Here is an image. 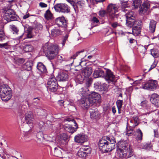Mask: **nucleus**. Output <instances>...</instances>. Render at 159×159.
Listing matches in <instances>:
<instances>
[{
  "label": "nucleus",
  "instance_id": "5",
  "mask_svg": "<svg viewBox=\"0 0 159 159\" xmlns=\"http://www.w3.org/2000/svg\"><path fill=\"white\" fill-rule=\"evenodd\" d=\"M58 51L57 45H49L47 48L46 56L49 59H53L58 53Z\"/></svg>",
  "mask_w": 159,
  "mask_h": 159
},
{
  "label": "nucleus",
  "instance_id": "27",
  "mask_svg": "<svg viewBox=\"0 0 159 159\" xmlns=\"http://www.w3.org/2000/svg\"><path fill=\"white\" fill-rule=\"evenodd\" d=\"M83 60V58H81L78 62H77L76 60L74 61L73 62L75 64V67H79L80 69H81L82 67L85 66L86 63L85 61H84Z\"/></svg>",
  "mask_w": 159,
  "mask_h": 159
},
{
  "label": "nucleus",
  "instance_id": "8",
  "mask_svg": "<svg viewBox=\"0 0 159 159\" xmlns=\"http://www.w3.org/2000/svg\"><path fill=\"white\" fill-rule=\"evenodd\" d=\"M3 18L7 22H10L17 20L18 16L13 10L10 9L8 10L5 12L3 16Z\"/></svg>",
  "mask_w": 159,
  "mask_h": 159
},
{
  "label": "nucleus",
  "instance_id": "34",
  "mask_svg": "<svg viewBox=\"0 0 159 159\" xmlns=\"http://www.w3.org/2000/svg\"><path fill=\"white\" fill-rule=\"evenodd\" d=\"M135 136L136 139L137 140L141 141L142 139L143 133L139 129L136 130Z\"/></svg>",
  "mask_w": 159,
  "mask_h": 159
},
{
  "label": "nucleus",
  "instance_id": "32",
  "mask_svg": "<svg viewBox=\"0 0 159 159\" xmlns=\"http://www.w3.org/2000/svg\"><path fill=\"white\" fill-rule=\"evenodd\" d=\"M37 67L38 70L42 73L45 72L46 71V67L42 62H39L38 64Z\"/></svg>",
  "mask_w": 159,
  "mask_h": 159
},
{
  "label": "nucleus",
  "instance_id": "44",
  "mask_svg": "<svg viewBox=\"0 0 159 159\" xmlns=\"http://www.w3.org/2000/svg\"><path fill=\"white\" fill-rule=\"evenodd\" d=\"M108 87L107 84L103 83L102 84H100L99 91H105L107 90Z\"/></svg>",
  "mask_w": 159,
  "mask_h": 159
},
{
  "label": "nucleus",
  "instance_id": "13",
  "mask_svg": "<svg viewBox=\"0 0 159 159\" xmlns=\"http://www.w3.org/2000/svg\"><path fill=\"white\" fill-rule=\"evenodd\" d=\"M25 121L30 128L33 127V121L34 120L33 114L32 112L29 111L25 113Z\"/></svg>",
  "mask_w": 159,
  "mask_h": 159
},
{
  "label": "nucleus",
  "instance_id": "41",
  "mask_svg": "<svg viewBox=\"0 0 159 159\" xmlns=\"http://www.w3.org/2000/svg\"><path fill=\"white\" fill-rule=\"evenodd\" d=\"M142 3L141 0H134L132 5L134 8H137L139 7Z\"/></svg>",
  "mask_w": 159,
  "mask_h": 159
},
{
  "label": "nucleus",
  "instance_id": "2",
  "mask_svg": "<svg viewBox=\"0 0 159 159\" xmlns=\"http://www.w3.org/2000/svg\"><path fill=\"white\" fill-rule=\"evenodd\" d=\"M88 96V98H81L80 101L81 107L84 109L88 108L93 103H100L101 96L98 93L92 92L91 94L89 93Z\"/></svg>",
  "mask_w": 159,
  "mask_h": 159
},
{
  "label": "nucleus",
  "instance_id": "21",
  "mask_svg": "<svg viewBox=\"0 0 159 159\" xmlns=\"http://www.w3.org/2000/svg\"><path fill=\"white\" fill-rule=\"evenodd\" d=\"M120 2L122 11L126 12V11L129 10L128 9L130 8V4L127 1L122 0Z\"/></svg>",
  "mask_w": 159,
  "mask_h": 159
},
{
  "label": "nucleus",
  "instance_id": "36",
  "mask_svg": "<svg viewBox=\"0 0 159 159\" xmlns=\"http://www.w3.org/2000/svg\"><path fill=\"white\" fill-rule=\"evenodd\" d=\"M74 9L75 11L77 10L78 8H82V7L84 5V3L80 1L75 2Z\"/></svg>",
  "mask_w": 159,
  "mask_h": 159
},
{
  "label": "nucleus",
  "instance_id": "42",
  "mask_svg": "<svg viewBox=\"0 0 159 159\" xmlns=\"http://www.w3.org/2000/svg\"><path fill=\"white\" fill-rule=\"evenodd\" d=\"M44 16L46 19L49 20L52 19L53 16V15L49 10H48L44 14Z\"/></svg>",
  "mask_w": 159,
  "mask_h": 159
},
{
  "label": "nucleus",
  "instance_id": "17",
  "mask_svg": "<svg viewBox=\"0 0 159 159\" xmlns=\"http://www.w3.org/2000/svg\"><path fill=\"white\" fill-rule=\"evenodd\" d=\"M93 72L92 69L91 67H86L83 70H80L79 72H81L84 77L88 78L92 74Z\"/></svg>",
  "mask_w": 159,
  "mask_h": 159
},
{
  "label": "nucleus",
  "instance_id": "3",
  "mask_svg": "<svg viewBox=\"0 0 159 159\" xmlns=\"http://www.w3.org/2000/svg\"><path fill=\"white\" fill-rule=\"evenodd\" d=\"M0 96L4 101H7L11 98V90L7 85L3 84L0 87Z\"/></svg>",
  "mask_w": 159,
  "mask_h": 159
},
{
  "label": "nucleus",
  "instance_id": "11",
  "mask_svg": "<svg viewBox=\"0 0 159 159\" xmlns=\"http://www.w3.org/2000/svg\"><path fill=\"white\" fill-rule=\"evenodd\" d=\"M103 75V77H104L109 83L111 82H114L116 80L115 76L113 72L109 69H105V71H104V74Z\"/></svg>",
  "mask_w": 159,
  "mask_h": 159
},
{
  "label": "nucleus",
  "instance_id": "29",
  "mask_svg": "<svg viewBox=\"0 0 159 159\" xmlns=\"http://www.w3.org/2000/svg\"><path fill=\"white\" fill-rule=\"evenodd\" d=\"M7 39V37L4 33L3 30V27L2 25H0V41H3Z\"/></svg>",
  "mask_w": 159,
  "mask_h": 159
},
{
  "label": "nucleus",
  "instance_id": "43",
  "mask_svg": "<svg viewBox=\"0 0 159 159\" xmlns=\"http://www.w3.org/2000/svg\"><path fill=\"white\" fill-rule=\"evenodd\" d=\"M91 24L93 23V26H92L90 28V29L93 28L94 26H97V24L99 23V20L96 18V17H93L91 20Z\"/></svg>",
  "mask_w": 159,
  "mask_h": 159
},
{
  "label": "nucleus",
  "instance_id": "1",
  "mask_svg": "<svg viewBox=\"0 0 159 159\" xmlns=\"http://www.w3.org/2000/svg\"><path fill=\"white\" fill-rule=\"evenodd\" d=\"M116 142L113 137H104L99 142V148L103 152H110L115 148Z\"/></svg>",
  "mask_w": 159,
  "mask_h": 159
},
{
  "label": "nucleus",
  "instance_id": "37",
  "mask_svg": "<svg viewBox=\"0 0 159 159\" xmlns=\"http://www.w3.org/2000/svg\"><path fill=\"white\" fill-rule=\"evenodd\" d=\"M151 53L155 58H157L159 57V51L157 49H151Z\"/></svg>",
  "mask_w": 159,
  "mask_h": 159
},
{
  "label": "nucleus",
  "instance_id": "49",
  "mask_svg": "<svg viewBox=\"0 0 159 159\" xmlns=\"http://www.w3.org/2000/svg\"><path fill=\"white\" fill-rule=\"evenodd\" d=\"M147 48V46H140L139 48L140 52L143 53H145L146 51Z\"/></svg>",
  "mask_w": 159,
  "mask_h": 159
},
{
  "label": "nucleus",
  "instance_id": "58",
  "mask_svg": "<svg viewBox=\"0 0 159 159\" xmlns=\"http://www.w3.org/2000/svg\"><path fill=\"white\" fill-rule=\"evenodd\" d=\"M67 137L66 134L65 133L62 134L60 136L61 139L62 140L65 141Z\"/></svg>",
  "mask_w": 159,
  "mask_h": 159
},
{
  "label": "nucleus",
  "instance_id": "22",
  "mask_svg": "<svg viewBox=\"0 0 159 159\" xmlns=\"http://www.w3.org/2000/svg\"><path fill=\"white\" fill-rule=\"evenodd\" d=\"M68 78V75L67 72L65 71H63L59 74L57 78L59 80L61 81H65Z\"/></svg>",
  "mask_w": 159,
  "mask_h": 159
},
{
  "label": "nucleus",
  "instance_id": "39",
  "mask_svg": "<svg viewBox=\"0 0 159 159\" xmlns=\"http://www.w3.org/2000/svg\"><path fill=\"white\" fill-rule=\"evenodd\" d=\"M61 34V31L58 29H53L51 31L52 35L54 37H56L57 35Z\"/></svg>",
  "mask_w": 159,
  "mask_h": 159
},
{
  "label": "nucleus",
  "instance_id": "25",
  "mask_svg": "<svg viewBox=\"0 0 159 159\" xmlns=\"http://www.w3.org/2000/svg\"><path fill=\"white\" fill-rule=\"evenodd\" d=\"M126 11V19L129 20H135L136 15L132 11L129 10L128 12Z\"/></svg>",
  "mask_w": 159,
  "mask_h": 159
},
{
  "label": "nucleus",
  "instance_id": "33",
  "mask_svg": "<svg viewBox=\"0 0 159 159\" xmlns=\"http://www.w3.org/2000/svg\"><path fill=\"white\" fill-rule=\"evenodd\" d=\"M131 123L132 124L131 125V127L134 129L135 127L138 125V118L136 116H134L133 117V120L130 121Z\"/></svg>",
  "mask_w": 159,
  "mask_h": 159
},
{
  "label": "nucleus",
  "instance_id": "38",
  "mask_svg": "<svg viewBox=\"0 0 159 159\" xmlns=\"http://www.w3.org/2000/svg\"><path fill=\"white\" fill-rule=\"evenodd\" d=\"M88 153L84 151L83 149H80L77 152V155L80 157H85Z\"/></svg>",
  "mask_w": 159,
  "mask_h": 159
},
{
  "label": "nucleus",
  "instance_id": "20",
  "mask_svg": "<svg viewBox=\"0 0 159 159\" xmlns=\"http://www.w3.org/2000/svg\"><path fill=\"white\" fill-rule=\"evenodd\" d=\"M89 93V90L86 87L81 88L78 91L79 94L83 97L81 98H87L86 97L88 96Z\"/></svg>",
  "mask_w": 159,
  "mask_h": 159
},
{
  "label": "nucleus",
  "instance_id": "48",
  "mask_svg": "<svg viewBox=\"0 0 159 159\" xmlns=\"http://www.w3.org/2000/svg\"><path fill=\"white\" fill-rule=\"evenodd\" d=\"M123 103L122 100H118L116 102V104L118 109H121L122 107Z\"/></svg>",
  "mask_w": 159,
  "mask_h": 159
},
{
  "label": "nucleus",
  "instance_id": "35",
  "mask_svg": "<svg viewBox=\"0 0 159 159\" xmlns=\"http://www.w3.org/2000/svg\"><path fill=\"white\" fill-rule=\"evenodd\" d=\"M126 25L129 27H131L133 26L138 25L137 21L135 20H129L126 19Z\"/></svg>",
  "mask_w": 159,
  "mask_h": 159
},
{
  "label": "nucleus",
  "instance_id": "23",
  "mask_svg": "<svg viewBox=\"0 0 159 159\" xmlns=\"http://www.w3.org/2000/svg\"><path fill=\"white\" fill-rule=\"evenodd\" d=\"M75 126L76 127L75 128L73 127L70 125L66 124L64 128L66 131L71 134H73L76 131L77 129L78 128L77 124L76 126Z\"/></svg>",
  "mask_w": 159,
  "mask_h": 159
},
{
  "label": "nucleus",
  "instance_id": "9",
  "mask_svg": "<svg viewBox=\"0 0 159 159\" xmlns=\"http://www.w3.org/2000/svg\"><path fill=\"white\" fill-rule=\"evenodd\" d=\"M157 83L156 80H150L143 84L142 88L144 89L154 90L157 89Z\"/></svg>",
  "mask_w": 159,
  "mask_h": 159
},
{
  "label": "nucleus",
  "instance_id": "6",
  "mask_svg": "<svg viewBox=\"0 0 159 159\" xmlns=\"http://www.w3.org/2000/svg\"><path fill=\"white\" fill-rule=\"evenodd\" d=\"M120 143V146L117 148L118 156L121 158L126 157L127 155L128 145L124 142H121Z\"/></svg>",
  "mask_w": 159,
  "mask_h": 159
},
{
  "label": "nucleus",
  "instance_id": "12",
  "mask_svg": "<svg viewBox=\"0 0 159 159\" xmlns=\"http://www.w3.org/2000/svg\"><path fill=\"white\" fill-rule=\"evenodd\" d=\"M33 30V28L31 26H29L26 32L25 35L22 34L20 36L17 37L16 39H17L21 40L24 39L25 38H31L33 37L32 34V31Z\"/></svg>",
  "mask_w": 159,
  "mask_h": 159
},
{
  "label": "nucleus",
  "instance_id": "60",
  "mask_svg": "<svg viewBox=\"0 0 159 159\" xmlns=\"http://www.w3.org/2000/svg\"><path fill=\"white\" fill-rule=\"evenodd\" d=\"M66 120L67 121H68L69 122H70V121L73 122L75 125H74L75 126H76L77 123L76 122V121L74 119H73L72 118H68L66 119Z\"/></svg>",
  "mask_w": 159,
  "mask_h": 159
},
{
  "label": "nucleus",
  "instance_id": "53",
  "mask_svg": "<svg viewBox=\"0 0 159 159\" xmlns=\"http://www.w3.org/2000/svg\"><path fill=\"white\" fill-rule=\"evenodd\" d=\"M40 99V97H37L34 98L32 103L34 105L38 104L39 102Z\"/></svg>",
  "mask_w": 159,
  "mask_h": 159
},
{
  "label": "nucleus",
  "instance_id": "40",
  "mask_svg": "<svg viewBox=\"0 0 159 159\" xmlns=\"http://www.w3.org/2000/svg\"><path fill=\"white\" fill-rule=\"evenodd\" d=\"M152 145L150 143H144L141 145L140 148L146 149L149 150L152 148Z\"/></svg>",
  "mask_w": 159,
  "mask_h": 159
},
{
  "label": "nucleus",
  "instance_id": "30",
  "mask_svg": "<svg viewBox=\"0 0 159 159\" xmlns=\"http://www.w3.org/2000/svg\"><path fill=\"white\" fill-rule=\"evenodd\" d=\"M81 72H79L77 75L75 76V82L77 84H80L82 83L84 80V78L81 74Z\"/></svg>",
  "mask_w": 159,
  "mask_h": 159
},
{
  "label": "nucleus",
  "instance_id": "10",
  "mask_svg": "<svg viewBox=\"0 0 159 159\" xmlns=\"http://www.w3.org/2000/svg\"><path fill=\"white\" fill-rule=\"evenodd\" d=\"M56 11L62 13H68L70 12V8L65 3H57L54 6Z\"/></svg>",
  "mask_w": 159,
  "mask_h": 159
},
{
  "label": "nucleus",
  "instance_id": "4",
  "mask_svg": "<svg viewBox=\"0 0 159 159\" xmlns=\"http://www.w3.org/2000/svg\"><path fill=\"white\" fill-rule=\"evenodd\" d=\"M119 6L116 4H109L107 7V13L110 19L113 20L117 18L118 14L117 13L119 9Z\"/></svg>",
  "mask_w": 159,
  "mask_h": 159
},
{
  "label": "nucleus",
  "instance_id": "51",
  "mask_svg": "<svg viewBox=\"0 0 159 159\" xmlns=\"http://www.w3.org/2000/svg\"><path fill=\"white\" fill-rule=\"evenodd\" d=\"M109 24L111 25V27L115 29L117 27L120 26V24L116 22H109Z\"/></svg>",
  "mask_w": 159,
  "mask_h": 159
},
{
  "label": "nucleus",
  "instance_id": "57",
  "mask_svg": "<svg viewBox=\"0 0 159 159\" xmlns=\"http://www.w3.org/2000/svg\"><path fill=\"white\" fill-rule=\"evenodd\" d=\"M37 138L39 139H41V138L43 137V134L42 132L39 131L37 134Z\"/></svg>",
  "mask_w": 159,
  "mask_h": 159
},
{
  "label": "nucleus",
  "instance_id": "54",
  "mask_svg": "<svg viewBox=\"0 0 159 159\" xmlns=\"http://www.w3.org/2000/svg\"><path fill=\"white\" fill-rule=\"evenodd\" d=\"M43 27V25L41 24H39L35 25L34 28L36 30L38 31L39 30H41Z\"/></svg>",
  "mask_w": 159,
  "mask_h": 159
},
{
  "label": "nucleus",
  "instance_id": "26",
  "mask_svg": "<svg viewBox=\"0 0 159 159\" xmlns=\"http://www.w3.org/2000/svg\"><path fill=\"white\" fill-rule=\"evenodd\" d=\"M141 28L139 25H134L132 29V32L134 35H137L140 33Z\"/></svg>",
  "mask_w": 159,
  "mask_h": 159
},
{
  "label": "nucleus",
  "instance_id": "18",
  "mask_svg": "<svg viewBox=\"0 0 159 159\" xmlns=\"http://www.w3.org/2000/svg\"><path fill=\"white\" fill-rule=\"evenodd\" d=\"M150 7V4L147 1H145L142 4L139 11L140 14H145L147 13Z\"/></svg>",
  "mask_w": 159,
  "mask_h": 159
},
{
  "label": "nucleus",
  "instance_id": "24",
  "mask_svg": "<svg viewBox=\"0 0 159 159\" xmlns=\"http://www.w3.org/2000/svg\"><path fill=\"white\" fill-rule=\"evenodd\" d=\"M104 74V71L98 69L95 70L93 74V76L94 78H96L99 77H103Z\"/></svg>",
  "mask_w": 159,
  "mask_h": 159
},
{
  "label": "nucleus",
  "instance_id": "14",
  "mask_svg": "<svg viewBox=\"0 0 159 159\" xmlns=\"http://www.w3.org/2000/svg\"><path fill=\"white\" fill-rule=\"evenodd\" d=\"M74 140L76 143H82L88 140V137L83 133H80L77 134L75 137Z\"/></svg>",
  "mask_w": 159,
  "mask_h": 159
},
{
  "label": "nucleus",
  "instance_id": "28",
  "mask_svg": "<svg viewBox=\"0 0 159 159\" xmlns=\"http://www.w3.org/2000/svg\"><path fill=\"white\" fill-rule=\"evenodd\" d=\"M33 49V47L30 44H26L22 46L23 50L26 52H31Z\"/></svg>",
  "mask_w": 159,
  "mask_h": 159
},
{
  "label": "nucleus",
  "instance_id": "64",
  "mask_svg": "<svg viewBox=\"0 0 159 159\" xmlns=\"http://www.w3.org/2000/svg\"><path fill=\"white\" fill-rule=\"evenodd\" d=\"M39 6L42 8L46 7H47V5L46 3L43 2H40L39 3Z\"/></svg>",
  "mask_w": 159,
  "mask_h": 159
},
{
  "label": "nucleus",
  "instance_id": "46",
  "mask_svg": "<svg viewBox=\"0 0 159 159\" xmlns=\"http://www.w3.org/2000/svg\"><path fill=\"white\" fill-rule=\"evenodd\" d=\"M127 152V156L128 158L133 156L134 154L133 149L130 146L129 147V149L128 148Z\"/></svg>",
  "mask_w": 159,
  "mask_h": 159
},
{
  "label": "nucleus",
  "instance_id": "61",
  "mask_svg": "<svg viewBox=\"0 0 159 159\" xmlns=\"http://www.w3.org/2000/svg\"><path fill=\"white\" fill-rule=\"evenodd\" d=\"M157 63L155 62L154 61L152 63V65H151L149 69L148 70V72L150 71L153 69L154 68L157 66Z\"/></svg>",
  "mask_w": 159,
  "mask_h": 159
},
{
  "label": "nucleus",
  "instance_id": "63",
  "mask_svg": "<svg viewBox=\"0 0 159 159\" xmlns=\"http://www.w3.org/2000/svg\"><path fill=\"white\" fill-rule=\"evenodd\" d=\"M68 34H66L65 35V36L64 37V39L63 40L62 42V44L63 46H64L65 45L66 42V40H67V39L68 38Z\"/></svg>",
  "mask_w": 159,
  "mask_h": 159
},
{
  "label": "nucleus",
  "instance_id": "52",
  "mask_svg": "<svg viewBox=\"0 0 159 159\" xmlns=\"http://www.w3.org/2000/svg\"><path fill=\"white\" fill-rule=\"evenodd\" d=\"M100 84L101 83L100 82H97L95 83L94 84V89L98 91H99Z\"/></svg>",
  "mask_w": 159,
  "mask_h": 159
},
{
  "label": "nucleus",
  "instance_id": "31",
  "mask_svg": "<svg viewBox=\"0 0 159 159\" xmlns=\"http://www.w3.org/2000/svg\"><path fill=\"white\" fill-rule=\"evenodd\" d=\"M157 22L153 20H151L150 22L149 30V31L151 33L154 32Z\"/></svg>",
  "mask_w": 159,
  "mask_h": 159
},
{
  "label": "nucleus",
  "instance_id": "7",
  "mask_svg": "<svg viewBox=\"0 0 159 159\" xmlns=\"http://www.w3.org/2000/svg\"><path fill=\"white\" fill-rule=\"evenodd\" d=\"M58 84L57 80L54 77L49 78L47 82V88L48 90L55 92L58 89Z\"/></svg>",
  "mask_w": 159,
  "mask_h": 159
},
{
  "label": "nucleus",
  "instance_id": "55",
  "mask_svg": "<svg viewBox=\"0 0 159 159\" xmlns=\"http://www.w3.org/2000/svg\"><path fill=\"white\" fill-rule=\"evenodd\" d=\"M148 101L145 100L142 101L140 103V105L143 107H147L148 106Z\"/></svg>",
  "mask_w": 159,
  "mask_h": 159
},
{
  "label": "nucleus",
  "instance_id": "47",
  "mask_svg": "<svg viewBox=\"0 0 159 159\" xmlns=\"http://www.w3.org/2000/svg\"><path fill=\"white\" fill-rule=\"evenodd\" d=\"M84 51V50H81V51L77 52L76 53H75L71 57H70V59H75L76 58V57L78 56H81L82 54H81L83 53Z\"/></svg>",
  "mask_w": 159,
  "mask_h": 159
},
{
  "label": "nucleus",
  "instance_id": "50",
  "mask_svg": "<svg viewBox=\"0 0 159 159\" xmlns=\"http://www.w3.org/2000/svg\"><path fill=\"white\" fill-rule=\"evenodd\" d=\"M10 46L7 43H0V48H4L5 49H8L10 48Z\"/></svg>",
  "mask_w": 159,
  "mask_h": 159
},
{
  "label": "nucleus",
  "instance_id": "19",
  "mask_svg": "<svg viewBox=\"0 0 159 159\" xmlns=\"http://www.w3.org/2000/svg\"><path fill=\"white\" fill-rule=\"evenodd\" d=\"M150 100L152 103L157 107H159V95L156 93L152 94Z\"/></svg>",
  "mask_w": 159,
  "mask_h": 159
},
{
  "label": "nucleus",
  "instance_id": "16",
  "mask_svg": "<svg viewBox=\"0 0 159 159\" xmlns=\"http://www.w3.org/2000/svg\"><path fill=\"white\" fill-rule=\"evenodd\" d=\"M90 116L91 119H96L100 116L98 110L95 108H92L89 109Z\"/></svg>",
  "mask_w": 159,
  "mask_h": 159
},
{
  "label": "nucleus",
  "instance_id": "15",
  "mask_svg": "<svg viewBox=\"0 0 159 159\" xmlns=\"http://www.w3.org/2000/svg\"><path fill=\"white\" fill-rule=\"evenodd\" d=\"M55 24L58 27H66L67 25V21L65 17L62 16L56 18L55 21Z\"/></svg>",
  "mask_w": 159,
  "mask_h": 159
},
{
  "label": "nucleus",
  "instance_id": "62",
  "mask_svg": "<svg viewBox=\"0 0 159 159\" xmlns=\"http://www.w3.org/2000/svg\"><path fill=\"white\" fill-rule=\"evenodd\" d=\"M81 149H83L84 151L88 153V154H90L91 152V149L89 148H84L83 147L81 148Z\"/></svg>",
  "mask_w": 159,
  "mask_h": 159
},
{
  "label": "nucleus",
  "instance_id": "56",
  "mask_svg": "<svg viewBox=\"0 0 159 159\" xmlns=\"http://www.w3.org/2000/svg\"><path fill=\"white\" fill-rule=\"evenodd\" d=\"M11 28L13 31H14L16 34H18L19 30L16 27L13 25H11Z\"/></svg>",
  "mask_w": 159,
  "mask_h": 159
},
{
  "label": "nucleus",
  "instance_id": "59",
  "mask_svg": "<svg viewBox=\"0 0 159 159\" xmlns=\"http://www.w3.org/2000/svg\"><path fill=\"white\" fill-rule=\"evenodd\" d=\"M106 13V11L104 10H101L98 12L99 15L101 17H104Z\"/></svg>",
  "mask_w": 159,
  "mask_h": 159
},
{
  "label": "nucleus",
  "instance_id": "45",
  "mask_svg": "<svg viewBox=\"0 0 159 159\" xmlns=\"http://www.w3.org/2000/svg\"><path fill=\"white\" fill-rule=\"evenodd\" d=\"M59 148H54V155L56 156L61 157V152Z\"/></svg>",
  "mask_w": 159,
  "mask_h": 159
}]
</instances>
